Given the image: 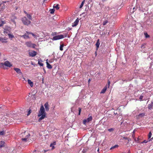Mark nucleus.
Listing matches in <instances>:
<instances>
[{
  "instance_id": "obj_16",
  "label": "nucleus",
  "mask_w": 153,
  "mask_h": 153,
  "mask_svg": "<svg viewBox=\"0 0 153 153\" xmlns=\"http://www.w3.org/2000/svg\"><path fill=\"white\" fill-rule=\"evenodd\" d=\"M100 39H99L97 40V42L95 44L96 46L97 47V49L99 48V45H100Z\"/></svg>"
},
{
  "instance_id": "obj_42",
  "label": "nucleus",
  "mask_w": 153,
  "mask_h": 153,
  "mask_svg": "<svg viewBox=\"0 0 153 153\" xmlns=\"http://www.w3.org/2000/svg\"><path fill=\"white\" fill-rule=\"evenodd\" d=\"M30 113H31L30 110H29L28 112L27 115L28 116L29 115Z\"/></svg>"
},
{
  "instance_id": "obj_25",
  "label": "nucleus",
  "mask_w": 153,
  "mask_h": 153,
  "mask_svg": "<svg viewBox=\"0 0 153 153\" xmlns=\"http://www.w3.org/2000/svg\"><path fill=\"white\" fill-rule=\"evenodd\" d=\"M6 134V131L4 130L1 131H0V135H3Z\"/></svg>"
},
{
  "instance_id": "obj_29",
  "label": "nucleus",
  "mask_w": 153,
  "mask_h": 153,
  "mask_svg": "<svg viewBox=\"0 0 153 153\" xmlns=\"http://www.w3.org/2000/svg\"><path fill=\"white\" fill-rule=\"evenodd\" d=\"M7 34L9 38H13L14 37V36L13 35L10 34V33H9Z\"/></svg>"
},
{
  "instance_id": "obj_10",
  "label": "nucleus",
  "mask_w": 153,
  "mask_h": 153,
  "mask_svg": "<svg viewBox=\"0 0 153 153\" xmlns=\"http://www.w3.org/2000/svg\"><path fill=\"white\" fill-rule=\"evenodd\" d=\"M4 64L5 66L9 67L12 66V65L11 64L10 62L8 61L5 62H4Z\"/></svg>"
},
{
  "instance_id": "obj_1",
  "label": "nucleus",
  "mask_w": 153,
  "mask_h": 153,
  "mask_svg": "<svg viewBox=\"0 0 153 153\" xmlns=\"http://www.w3.org/2000/svg\"><path fill=\"white\" fill-rule=\"evenodd\" d=\"M46 115L45 108L43 105H41L38 115V117H41L39 118L38 120L40 121L44 119Z\"/></svg>"
},
{
  "instance_id": "obj_33",
  "label": "nucleus",
  "mask_w": 153,
  "mask_h": 153,
  "mask_svg": "<svg viewBox=\"0 0 153 153\" xmlns=\"http://www.w3.org/2000/svg\"><path fill=\"white\" fill-rule=\"evenodd\" d=\"M4 63H0V67L1 68H3L4 67Z\"/></svg>"
},
{
  "instance_id": "obj_22",
  "label": "nucleus",
  "mask_w": 153,
  "mask_h": 153,
  "mask_svg": "<svg viewBox=\"0 0 153 153\" xmlns=\"http://www.w3.org/2000/svg\"><path fill=\"white\" fill-rule=\"evenodd\" d=\"M107 89V87L106 86H105L103 89H102V90L101 91V92H100V93L101 94H104L105 93V91H106Z\"/></svg>"
},
{
  "instance_id": "obj_5",
  "label": "nucleus",
  "mask_w": 153,
  "mask_h": 153,
  "mask_svg": "<svg viewBox=\"0 0 153 153\" xmlns=\"http://www.w3.org/2000/svg\"><path fill=\"white\" fill-rule=\"evenodd\" d=\"M11 31V28L8 26H5L4 28V34H8L10 33Z\"/></svg>"
},
{
  "instance_id": "obj_14",
  "label": "nucleus",
  "mask_w": 153,
  "mask_h": 153,
  "mask_svg": "<svg viewBox=\"0 0 153 153\" xmlns=\"http://www.w3.org/2000/svg\"><path fill=\"white\" fill-rule=\"evenodd\" d=\"M14 70L18 73L19 74H22V72L18 68H14Z\"/></svg>"
},
{
  "instance_id": "obj_18",
  "label": "nucleus",
  "mask_w": 153,
  "mask_h": 153,
  "mask_svg": "<svg viewBox=\"0 0 153 153\" xmlns=\"http://www.w3.org/2000/svg\"><path fill=\"white\" fill-rule=\"evenodd\" d=\"M5 143L4 141H1L0 142V148H1L4 146Z\"/></svg>"
},
{
  "instance_id": "obj_39",
  "label": "nucleus",
  "mask_w": 153,
  "mask_h": 153,
  "mask_svg": "<svg viewBox=\"0 0 153 153\" xmlns=\"http://www.w3.org/2000/svg\"><path fill=\"white\" fill-rule=\"evenodd\" d=\"M108 130L110 132H111L114 130V129L113 128H111L108 129Z\"/></svg>"
},
{
  "instance_id": "obj_8",
  "label": "nucleus",
  "mask_w": 153,
  "mask_h": 153,
  "mask_svg": "<svg viewBox=\"0 0 153 153\" xmlns=\"http://www.w3.org/2000/svg\"><path fill=\"white\" fill-rule=\"evenodd\" d=\"M79 19L78 18H77L75 21L72 24V27H76L77 25L79 23Z\"/></svg>"
},
{
  "instance_id": "obj_44",
  "label": "nucleus",
  "mask_w": 153,
  "mask_h": 153,
  "mask_svg": "<svg viewBox=\"0 0 153 153\" xmlns=\"http://www.w3.org/2000/svg\"><path fill=\"white\" fill-rule=\"evenodd\" d=\"M26 33L28 35V34H31V33H32L31 32H30L27 31H26Z\"/></svg>"
},
{
  "instance_id": "obj_9",
  "label": "nucleus",
  "mask_w": 153,
  "mask_h": 153,
  "mask_svg": "<svg viewBox=\"0 0 153 153\" xmlns=\"http://www.w3.org/2000/svg\"><path fill=\"white\" fill-rule=\"evenodd\" d=\"M92 117L91 116H90L88 118H87L85 120L83 121V123L84 124H85L86 123H88L89 122L91 121L92 120Z\"/></svg>"
},
{
  "instance_id": "obj_28",
  "label": "nucleus",
  "mask_w": 153,
  "mask_h": 153,
  "mask_svg": "<svg viewBox=\"0 0 153 153\" xmlns=\"http://www.w3.org/2000/svg\"><path fill=\"white\" fill-rule=\"evenodd\" d=\"M144 34L146 38H148L150 37V36L146 32L144 33Z\"/></svg>"
},
{
  "instance_id": "obj_3",
  "label": "nucleus",
  "mask_w": 153,
  "mask_h": 153,
  "mask_svg": "<svg viewBox=\"0 0 153 153\" xmlns=\"http://www.w3.org/2000/svg\"><path fill=\"white\" fill-rule=\"evenodd\" d=\"M66 37V35L64 36L63 35H59L53 36L52 39L53 40H56L64 38L65 37Z\"/></svg>"
},
{
  "instance_id": "obj_23",
  "label": "nucleus",
  "mask_w": 153,
  "mask_h": 153,
  "mask_svg": "<svg viewBox=\"0 0 153 153\" xmlns=\"http://www.w3.org/2000/svg\"><path fill=\"white\" fill-rule=\"evenodd\" d=\"M153 107V102H152L150 104L148 105V108L151 109Z\"/></svg>"
},
{
  "instance_id": "obj_37",
  "label": "nucleus",
  "mask_w": 153,
  "mask_h": 153,
  "mask_svg": "<svg viewBox=\"0 0 153 153\" xmlns=\"http://www.w3.org/2000/svg\"><path fill=\"white\" fill-rule=\"evenodd\" d=\"M81 109L80 108H79L78 110H79V113L78 115H80V113L81 111Z\"/></svg>"
},
{
  "instance_id": "obj_11",
  "label": "nucleus",
  "mask_w": 153,
  "mask_h": 153,
  "mask_svg": "<svg viewBox=\"0 0 153 153\" xmlns=\"http://www.w3.org/2000/svg\"><path fill=\"white\" fill-rule=\"evenodd\" d=\"M0 41L2 43H6L7 42V39L5 38L0 37Z\"/></svg>"
},
{
  "instance_id": "obj_31",
  "label": "nucleus",
  "mask_w": 153,
  "mask_h": 153,
  "mask_svg": "<svg viewBox=\"0 0 153 153\" xmlns=\"http://www.w3.org/2000/svg\"><path fill=\"white\" fill-rule=\"evenodd\" d=\"M144 116H145L144 113H142L141 114H140L138 115V116L140 117H144Z\"/></svg>"
},
{
  "instance_id": "obj_50",
  "label": "nucleus",
  "mask_w": 153,
  "mask_h": 153,
  "mask_svg": "<svg viewBox=\"0 0 153 153\" xmlns=\"http://www.w3.org/2000/svg\"><path fill=\"white\" fill-rule=\"evenodd\" d=\"M46 152V151H45V150H44V152H45V153Z\"/></svg>"
},
{
  "instance_id": "obj_49",
  "label": "nucleus",
  "mask_w": 153,
  "mask_h": 153,
  "mask_svg": "<svg viewBox=\"0 0 153 153\" xmlns=\"http://www.w3.org/2000/svg\"><path fill=\"white\" fill-rule=\"evenodd\" d=\"M153 138V137L151 139H150V140H149V141L152 140Z\"/></svg>"
},
{
  "instance_id": "obj_13",
  "label": "nucleus",
  "mask_w": 153,
  "mask_h": 153,
  "mask_svg": "<svg viewBox=\"0 0 153 153\" xmlns=\"http://www.w3.org/2000/svg\"><path fill=\"white\" fill-rule=\"evenodd\" d=\"M44 106L45 107L46 110V111H48L49 109V105L48 102H46L44 105Z\"/></svg>"
},
{
  "instance_id": "obj_52",
  "label": "nucleus",
  "mask_w": 153,
  "mask_h": 153,
  "mask_svg": "<svg viewBox=\"0 0 153 153\" xmlns=\"http://www.w3.org/2000/svg\"><path fill=\"white\" fill-rule=\"evenodd\" d=\"M133 9H134V8Z\"/></svg>"
},
{
  "instance_id": "obj_54",
  "label": "nucleus",
  "mask_w": 153,
  "mask_h": 153,
  "mask_svg": "<svg viewBox=\"0 0 153 153\" xmlns=\"http://www.w3.org/2000/svg\"><path fill=\"white\" fill-rule=\"evenodd\" d=\"M45 0H44V1H45Z\"/></svg>"
},
{
  "instance_id": "obj_48",
  "label": "nucleus",
  "mask_w": 153,
  "mask_h": 153,
  "mask_svg": "<svg viewBox=\"0 0 153 153\" xmlns=\"http://www.w3.org/2000/svg\"><path fill=\"white\" fill-rule=\"evenodd\" d=\"M24 12L25 13H26V14H27V12H26V11H24Z\"/></svg>"
},
{
  "instance_id": "obj_2",
  "label": "nucleus",
  "mask_w": 153,
  "mask_h": 153,
  "mask_svg": "<svg viewBox=\"0 0 153 153\" xmlns=\"http://www.w3.org/2000/svg\"><path fill=\"white\" fill-rule=\"evenodd\" d=\"M21 135L23 138L22 139V141L24 142H27V141L29 142V137H30V134L28 133L26 131L21 133Z\"/></svg>"
},
{
  "instance_id": "obj_19",
  "label": "nucleus",
  "mask_w": 153,
  "mask_h": 153,
  "mask_svg": "<svg viewBox=\"0 0 153 153\" xmlns=\"http://www.w3.org/2000/svg\"><path fill=\"white\" fill-rule=\"evenodd\" d=\"M59 4H55L53 6V8H56V10H58L59 9Z\"/></svg>"
},
{
  "instance_id": "obj_34",
  "label": "nucleus",
  "mask_w": 153,
  "mask_h": 153,
  "mask_svg": "<svg viewBox=\"0 0 153 153\" xmlns=\"http://www.w3.org/2000/svg\"><path fill=\"white\" fill-rule=\"evenodd\" d=\"M108 22V21L107 20H105L103 22V25H106Z\"/></svg>"
},
{
  "instance_id": "obj_47",
  "label": "nucleus",
  "mask_w": 153,
  "mask_h": 153,
  "mask_svg": "<svg viewBox=\"0 0 153 153\" xmlns=\"http://www.w3.org/2000/svg\"><path fill=\"white\" fill-rule=\"evenodd\" d=\"M108 86H109V85H110V81H108Z\"/></svg>"
},
{
  "instance_id": "obj_7",
  "label": "nucleus",
  "mask_w": 153,
  "mask_h": 153,
  "mask_svg": "<svg viewBox=\"0 0 153 153\" xmlns=\"http://www.w3.org/2000/svg\"><path fill=\"white\" fill-rule=\"evenodd\" d=\"M29 54L30 56L34 57L36 55L37 53L35 51H33L31 52H29Z\"/></svg>"
},
{
  "instance_id": "obj_12",
  "label": "nucleus",
  "mask_w": 153,
  "mask_h": 153,
  "mask_svg": "<svg viewBox=\"0 0 153 153\" xmlns=\"http://www.w3.org/2000/svg\"><path fill=\"white\" fill-rule=\"evenodd\" d=\"M16 19V17L15 16H12L11 17V21L14 23L15 25L16 22L15 21V19Z\"/></svg>"
},
{
  "instance_id": "obj_26",
  "label": "nucleus",
  "mask_w": 153,
  "mask_h": 153,
  "mask_svg": "<svg viewBox=\"0 0 153 153\" xmlns=\"http://www.w3.org/2000/svg\"><path fill=\"white\" fill-rule=\"evenodd\" d=\"M56 144V142H54L53 143H52L50 144V146L52 147V149H53L54 148V145Z\"/></svg>"
},
{
  "instance_id": "obj_32",
  "label": "nucleus",
  "mask_w": 153,
  "mask_h": 153,
  "mask_svg": "<svg viewBox=\"0 0 153 153\" xmlns=\"http://www.w3.org/2000/svg\"><path fill=\"white\" fill-rule=\"evenodd\" d=\"M85 2V0H84L82 2L81 4L80 5V7H79V8H81L83 6V4H84V3Z\"/></svg>"
},
{
  "instance_id": "obj_6",
  "label": "nucleus",
  "mask_w": 153,
  "mask_h": 153,
  "mask_svg": "<svg viewBox=\"0 0 153 153\" xmlns=\"http://www.w3.org/2000/svg\"><path fill=\"white\" fill-rule=\"evenodd\" d=\"M25 45L28 47H31L34 48L36 45L35 44H32L30 42H27L25 43Z\"/></svg>"
},
{
  "instance_id": "obj_46",
  "label": "nucleus",
  "mask_w": 153,
  "mask_h": 153,
  "mask_svg": "<svg viewBox=\"0 0 153 153\" xmlns=\"http://www.w3.org/2000/svg\"><path fill=\"white\" fill-rule=\"evenodd\" d=\"M124 139L127 140H128L129 141V140L128 139V138L127 137H124Z\"/></svg>"
},
{
  "instance_id": "obj_53",
  "label": "nucleus",
  "mask_w": 153,
  "mask_h": 153,
  "mask_svg": "<svg viewBox=\"0 0 153 153\" xmlns=\"http://www.w3.org/2000/svg\"><path fill=\"white\" fill-rule=\"evenodd\" d=\"M90 79L89 80V81H90Z\"/></svg>"
},
{
  "instance_id": "obj_45",
  "label": "nucleus",
  "mask_w": 153,
  "mask_h": 153,
  "mask_svg": "<svg viewBox=\"0 0 153 153\" xmlns=\"http://www.w3.org/2000/svg\"><path fill=\"white\" fill-rule=\"evenodd\" d=\"M31 34L34 37H35V35L33 33H31Z\"/></svg>"
},
{
  "instance_id": "obj_15",
  "label": "nucleus",
  "mask_w": 153,
  "mask_h": 153,
  "mask_svg": "<svg viewBox=\"0 0 153 153\" xmlns=\"http://www.w3.org/2000/svg\"><path fill=\"white\" fill-rule=\"evenodd\" d=\"M5 23V21H2L1 19H0V27L3 26Z\"/></svg>"
},
{
  "instance_id": "obj_21",
  "label": "nucleus",
  "mask_w": 153,
  "mask_h": 153,
  "mask_svg": "<svg viewBox=\"0 0 153 153\" xmlns=\"http://www.w3.org/2000/svg\"><path fill=\"white\" fill-rule=\"evenodd\" d=\"M27 82H28V84L30 85V86L31 87H32L33 86V82L31 81L30 79H28Z\"/></svg>"
},
{
  "instance_id": "obj_35",
  "label": "nucleus",
  "mask_w": 153,
  "mask_h": 153,
  "mask_svg": "<svg viewBox=\"0 0 153 153\" xmlns=\"http://www.w3.org/2000/svg\"><path fill=\"white\" fill-rule=\"evenodd\" d=\"M152 135V133L151 132H150L149 133V134L148 135V138L149 139L151 137Z\"/></svg>"
},
{
  "instance_id": "obj_43",
  "label": "nucleus",
  "mask_w": 153,
  "mask_h": 153,
  "mask_svg": "<svg viewBox=\"0 0 153 153\" xmlns=\"http://www.w3.org/2000/svg\"><path fill=\"white\" fill-rule=\"evenodd\" d=\"M148 141H146V140H144L143 142H142V143H146Z\"/></svg>"
},
{
  "instance_id": "obj_41",
  "label": "nucleus",
  "mask_w": 153,
  "mask_h": 153,
  "mask_svg": "<svg viewBox=\"0 0 153 153\" xmlns=\"http://www.w3.org/2000/svg\"><path fill=\"white\" fill-rule=\"evenodd\" d=\"M56 32H54V33H52L51 34V35L52 36H54L56 35Z\"/></svg>"
},
{
  "instance_id": "obj_36",
  "label": "nucleus",
  "mask_w": 153,
  "mask_h": 153,
  "mask_svg": "<svg viewBox=\"0 0 153 153\" xmlns=\"http://www.w3.org/2000/svg\"><path fill=\"white\" fill-rule=\"evenodd\" d=\"M55 11L54 9H52L51 10L50 13L51 14H53L54 13V11Z\"/></svg>"
},
{
  "instance_id": "obj_38",
  "label": "nucleus",
  "mask_w": 153,
  "mask_h": 153,
  "mask_svg": "<svg viewBox=\"0 0 153 153\" xmlns=\"http://www.w3.org/2000/svg\"><path fill=\"white\" fill-rule=\"evenodd\" d=\"M38 64L41 66H42L43 65V64L42 62L39 61L38 62Z\"/></svg>"
},
{
  "instance_id": "obj_27",
  "label": "nucleus",
  "mask_w": 153,
  "mask_h": 153,
  "mask_svg": "<svg viewBox=\"0 0 153 153\" xmlns=\"http://www.w3.org/2000/svg\"><path fill=\"white\" fill-rule=\"evenodd\" d=\"M27 18H28L30 20H32V16L31 15L28 14H27Z\"/></svg>"
},
{
  "instance_id": "obj_17",
  "label": "nucleus",
  "mask_w": 153,
  "mask_h": 153,
  "mask_svg": "<svg viewBox=\"0 0 153 153\" xmlns=\"http://www.w3.org/2000/svg\"><path fill=\"white\" fill-rule=\"evenodd\" d=\"M64 45L63 43H62V42H60V50L61 51H62L63 49V48L64 46Z\"/></svg>"
},
{
  "instance_id": "obj_30",
  "label": "nucleus",
  "mask_w": 153,
  "mask_h": 153,
  "mask_svg": "<svg viewBox=\"0 0 153 153\" xmlns=\"http://www.w3.org/2000/svg\"><path fill=\"white\" fill-rule=\"evenodd\" d=\"M118 147V145H115V146L112 147L110 148V149H114L115 148Z\"/></svg>"
},
{
  "instance_id": "obj_20",
  "label": "nucleus",
  "mask_w": 153,
  "mask_h": 153,
  "mask_svg": "<svg viewBox=\"0 0 153 153\" xmlns=\"http://www.w3.org/2000/svg\"><path fill=\"white\" fill-rule=\"evenodd\" d=\"M21 37H23L24 39L29 38V37L28 35L26 33L24 35L21 36Z\"/></svg>"
},
{
  "instance_id": "obj_40",
  "label": "nucleus",
  "mask_w": 153,
  "mask_h": 153,
  "mask_svg": "<svg viewBox=\"0 0 153 153\" xmlns=\"http://www.w3.org/2000/svg\"><path fill=\"white\" fill-rule=\"evenodd\" d=\"M143 96L141 95L139 97V99L140 100H143Z\"/></svg>"
},
{
  "instance_id": "obj_4",
  "label": "nucleus",
  "mask_w": 153,
  "mask_h": 153,
  "mask_svg": "<svg viewBox=\"0 0 153 153\" xmlns=\"http://www.w3.org/2000/svg\"><path fill=\"white\" fill-rule=\"evenodd\" d=\"M22 21L23 24L25 25H28L30 24L31 22L28 20L26 17H25L22 19Z\"/></svg>"
},
{
  "instance_id": "obj_24",
  "label": "nucleus",
  "mask_w": 153,
  "mask_h": 153,
  "mask_svg": "<svg viewBox=\"0 0 153 153\" xmlns=\"http://www.w3.org/2000/svg\"><path fill=\"white\" fill-rule=\"evenodd\" d=\"M47 67L48 68L51 69L52 68V66L47 62H46Z\"/></svg>"
},
{
  "instance_id": "obj_51",
  "label": "nucleus",
  "mask_w": 153,
  "mask_h": 153,
  "mask_svg": "<svg viewBox=\"0 0 153 153\" xmlns=\"http://www.w3.org/2000/svg\"><path fill=\"white\" fill-rule=\"evenodd\" d=\"M42 81H43V79H42Z\"/></svg>"
}]
</instances>
